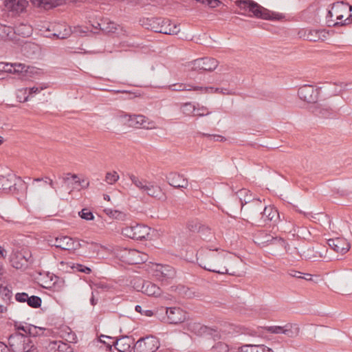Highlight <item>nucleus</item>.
Listing matches in <instances>:
<instances>
[{"label":"nucleus","instance_id":"nucleus-1","mask_svg":"<svg viewBox=\"0 0 352 352\" xmlns=\"http://www.w3.org/2000/svg\"><path fill=\"white\" fill-rule=\"evenodd\" d=\"M235 5L242 11L241 14L263 20L279 21L283 15L272 12L253 0H236Z\"/></svg>","mask_w":352,"mask_h":352},{"label":"nucleus","instance_id":"nucleus-2","mask_svg":"<svg viewBox=\"0 0 352 352\" xmlns=\"http://www.w3.org/2000/svg\"><path fill=\"white\" fill-rule=\"evenodd\" d=\"M214 251H217V249H210L206 259L200 260L199 266L207 271L217 274L237 276L236 272H230L226 266H223L226 261L224 254L223 252L216 253L214 252Z\"/></svg>","mask_w":352,"mask_h":352},{"label":"nucleus","instance_id":"nucleus-3","mask_svg":"<svg viewBox=\"0 0 352 352\" xmlns=\"http://www.w3.org/2000/svg\"><path fill=\"white\" fill-rule=\"evenodd\" d=\"M263 209V204L260 199H256L253 203L243 205L241 207V213L244 216L248 223L256 226V223L262 222L260 218L261 211Z\"/></svg>","mask_w":352,"mask_h":352},{"label":"nucleus","instance_id":"nucleus-4","mask_svg":"<svg viewBox=\"0 0 352 352\" xmlns=\"http://www.w3.org/2000/svg\"><path fill=\"white\" fill-rule=\"evenodd\" d=\"M32 69V67L23 63L0 62V72L13 74L21 80H26L31 77Z\"/></svg>","mask_w":352,"mask_h":352},{"label":"nucleus","instance_id":"nucleus-5","mask_svg":"<svg viewBox=\"0 0 352 352\" xmlns=\"http://www.w3.org/2000/svg\"><path fill=\"white\" fill-rule=\"evenodd\" d=\"M166 314L161 320L170 324H179L186 319V313L179 307H161L156 311V314Z\"/></svg>","mask_w":352,"mask_h":352},{"label":"nucleus","instance_id":"nucleus-6","mask_svg":"<svg viewBox=\"0 0 352 352\" xmlns=\"http://www.w3.org/2000/svg\"><path fill=\"white\" fill-rule=\"evenodd\" d=\"M122 234L130 239L137 241L146 239L150 234V228L141 223L126 226L122 229Z\"/></svg>","mask_w":352,"mask_h":352},{"label":"nucleus","instance_id":"nucleus-7","mask_svg":"<svg viewBox=\"0 0 352 352\" xmlns=\"http://www.w3.org/2000/svg\"><path fill=\"white\" fill-rule=\"evenodd\" d=\"M160 346L157 338L146 336L140 338L133 346L134 352H155Z\"/></svg>","mask_w":352,"mask_h":352},{"label":"nucleus","instance_id":"nucleus-8","mask_svg":"<svg viewBox=\"0 0 352 352\" xmlns=\"http://www.w3.org/2000/svg\"><path fill=\"white\" fill-rule=\"evenodd\" d=\"M191 69L202 72L204 71L212 72L218 66V61L213 58L204 57L196 59L190 63Z\"/></svg>","mask_w":352,"mask_h":352},{"label":"nucleus","instance_id":"nucleus-9","mask_svg":"<svg viewBox=\"0 0 352 352\" xmlns=\"http://www.w3.org/2000/svg\"><path fill=\"white\" fill-rule=\"evenodd\" d=\"M153 275L159 281L164 284H168L175 277L176 272L172 266L157 265Z\"/></svg>","mask_w":352,"mask_h":352},{"label":"nucleus","instance_id":"nucleus-10","mask_svg":"<svg viewBox=\"0 0 352 352\" xmlns=\"http://www.w3.org/2000/svg\"><path fill=\"white\" fill-rule=\"evenodd\" d=\"M320 89L321 87L315 89L312 85H305L298 89V95L302 100L309 103H314L318 100L319 90Z\"/></svg>","mask_w":352,"mask_h":352},{"label":"nucleus","instance_id":"nucleus-11","mask_svg":"<svg viewBox=\"0 0 352 352\" xmlns=\"http://www.w3.org/2000/svg\"><path fill=\"white\" fill-rule=\"evenodd\" d=\"M25 341L29 342V337L25 336L20 332H15L11 334L8 338V344L10 352L21 351L24 344H26Z\"/></svg>","mask_w":352,"mask_h":352},{"label":"nucleus","instance_id":"nucleus-12","mask_svg":"<svg viewBox=\"0 0 352 352\" xmlns=\"http://www.w3.org/2000/svg\"><path fill=\"white\" fill-rule=\"evenodd\" d=\"M140 285L135 287V289L140 291L148 296L158 297L162 294L161 288L150 281L139 280Z\"/></svg>","mask_w":352,"mask_h":352},{"label":"nucleus","instance_id":"nucleus-13","mask_svg":"<svg viewBox=\"0 0 352 352\" xmlns=\"http://www.w3.org/2000/svg\"><path fill=\"white\" fill-rule=\"evenodd\" d=\"M327 243L333 251L342 254L346 253L351 248L349 242L342 237L329 239L327 241Z\"/></svg>","mask_w":352,"mask_h":352},{"label":"nucleus","instance_id":"nucleus-14","mask_svg":"<svg viewBox=\"0 0 352 352\" xmlns=\"http://www.w3.org/2000/svg\"><path fill=\"white\" fill-rule=\"evenodd\" d=\"M15 300L19 302H27L29 307L37 309L41 306L42 300L38 296H29L26 292H19L15 294Z\"/></svg>","mask_w":352,"mask_h":352},{"label":"nucleus","instance_id":"nucleus-15","mask_svg":"<svg viewBox=\"0 0 352 352\" xmlns=\"http://www.w3.org/2000/svg\"><path fill=\"white\" fill-rule=\"evenodd\" d=\"M168 184L175 188H187L188 182L184 175L171 172L166 176Z\"/></svg>","mask_w":352,"mask_h":352},{"label":"nucleus","instance_id":"nucleus-16","mask_svg":"<svg viewBox=\"0 0 352 352\" xmlns=\"http://www.w3.org/2000/svg\"><path fill=\"white\" fill-rule=\"evenodd\" d=\"M143 192L161 201H164L167 199V196L161 187L150 182H148Z\"/></svg>","mask_w":352,"mask_h":352},{"label":"nucleus","instance_id":"nucleus-17","mask_svg":"<svg viewBox=\"0 0 352 352\" xmlns=\"http://www.w3.org/2000/svg\"><path fill=\"white\" fill-rule=\"evenodd\" d=\"M134 344V339L131 336H124L114 342V347L120 352H130Z\"/></svg>","mask_w":352,"mask_h":352},{"label":"nucleus","instance_id":"nucleus-18","mask_svg":"<svg viewBox=\"0 0 352 352\" xmlns=\"http://www.w3.org/2000/svg\"><path fill=\"white\" fill-rule=\"evenodd\" d=\"M26 0H5L4 6L10 12L16 13L23 12L27 6Z\"/></svg>","mask_w":352,"mask_h":352},{"label":"nucleus","instance_id":"nucleus-19","mask_svg":"<svg viewBox=\"0 0 352 352\" xmlns=\"http://www.w3.org/2000/svg\"><path fill=\"white\" fill-rule=\"evenodd\" d=\"M0 190L6 192L16 190V177L13 175H0Z\"/></svg>","mask_w":352,"mask_h":352},{"label":"nucleus","instance_id":"nucleus-20","mask_svg":"<svg viewBox=\"0 0 352 352\" xmlns=\"http://www.w3.org/2000/svg\"><path fill=\"white\" fill-rule=\"evenodd\" d=\"M164 21L168 23V19L161 17L147 18L146 21L143 22L142 25L145 26L146 29L159 33Z\"/></svg>","mask_w":352,"mask_h":352},{"label":"nucleus","instance_id":"nucleus-21","mask_svg":"<svg viewBox=\"0 0 352 352\" xmlns=\"http://www.w3.org/2000/svg\"><path fill=\"white\" fill-rule=\"evenodd\" d=\"M196 327L197 328V334L199 336H208L214 340L221 338V335L217 327H210L201 324H197Z\"/></svg>","mask_w":352,"mask_h":352},{"label":"nucleus","instance_id":"nucleus-22","mask_svg":"<svg viewBox=\"0 0 352 352\" xmlns=\"http://www.w3.org/2000/svg\"><path fill=\"white\" fill-rule=\"evenodd\" d=\"M180 31L179 25L176 23H173L170 19H168V23L164 21L162 25V28L160 29V32L164 34L176 35Z\"/></svg>","mask_w":352,"mask_h":352},{"label":"nucleus","instance_id":"nucleus-23","mask_svg":"<svg viewBox=\"0 0 352 352\" xmlns=\"http://www.w3.org/2000/svg\"><path fill=\"white\" fill-rule=\"evenodd\" d=\"M327 252V250L325 246L318 245L307 250L308 258L312 259L313 261H316L318 258H325Z\"/></svg>","mask_w":352,"mask_h":352},{"label":"nucleus","instance_id":"nucleus-24","mask_svg":"<svg viewBox=\"0 0 352 352\" xmlns=\"http://www.w3.org/2000/svg\"><path fill=\"white\" fill-rule=\"evenodd\" d=\"M312 112L314 114L319 118H329L333 116V111L328 107L316 104L314 106Z\"/></svg>","mask_w":352,"mask_h":352},{"label":"nucleus","instance_id":"nucleus-25","mask_svg":"<svg viewBox=\"0 0 352 352\" xmlns=\"http://www.w3.org/2000/svg\"><path fill=\"white\" fill-rule=\"evenodd\" d=\"M70 241V237L68 236H61L55 237L54 239L49 241V244L51 246H54L56 248H60L63 250H67V245Z\"/></svg>","mask_w":352,"mask_h":352},{"label":"nucleus","instance_id":"nucleus-26","mask_svg":"<svg viewBox=\"0 0 352 352\" xmlns=\"http://www.w3.org/2000/svg\"><path fill=\"white\" fill-rule=\"evenodd\" d=\"M303 36L306 40L316 42L324 36V30L307 29L304 31Z\"/></svg>","mask_w":352,"mask_h":352},{"label":"nucleus","instance_id":"nucleus-27","mask_svg":"<svg viewBox=\"0 0 352 352\" xmlns=\"http://www.w3.org/2000/svg\"><path fill=\"white\" fill-rule=\"evenodd\" d=\"M237 195L241 202V206L253 203L256 199L252 197L250 190L243 188L237 192Z\"/></svg>","mask_w":352,"mask_h":352},{"label":"nucleus","instance_id":"nucleus-28","mask_svg":"<svg viewBox=\"0 0 352 352\" xmlns=\"http://www.w3.org/2000/svg\"><path fill=\"white\" fill-rule=\"evenodd\" d=\"M300 328L297 324L287 323L283 326V334L289 338H295L298 336Z\"/></svg>","mask_w":352,"mask_h":352},{"label":"nucleus","instance_id":"nucleus-29","mask_svg":"<svg viewBox=\"0 0 352 352\" xmlns=\"http://www.w3.org/2000/svg\"><path fill=\"white\" fill-rule=\"evenodd\" d=\"M32 27L26 24H20L13 28L12 34H16L22 37H28L32 34Z\"/></svg>","mask_w":352,"mask_h":352},{"label":"nucleus","instance_id":"nucleus-30","mask_svg":"<svg viewBox=\"0 0 352 352\" xmlns=\"http://www.w3.org/2000/svg\"><path fill=\"white\" fill-rule=\"evenodd\" d=\"M140 252L135 249H129L128 256L130 259L127 260L126 263L129 264H138L144 262L146 259L142 258Z\"/></svg>","mask_w":352,"mask_h":352},{"label":"nucleus","instance_id":"nucleus-31","mask_svg":"<svg viewBox=\"0 0 352 352\" xmlns=\"http://www.w3.org/2000/svg\"><path fill=\"white\" fill-rule=\"evenodd\" d=\"M47 276L50 278V280L54 281L53 287L55 291L61 292L63 290L65 287V280L63 278H61L53 274H52L50 276V274H48Z\"/></svg>","mask_w":352,"mask_h":352},{"label":"nucleus","instance_id":"nucleus-32","mask_svg":"<svg viewBox=\"0 0 352 352\" xmlns=\"http://www.w3.org/2000/svg\"><path fill=\"white\" fill-rule=\"evenodd\" d=\"M105 214L109 217L119 220V221H124L126 219V214L124 212L113 210L111 208H105L104 210Z\"/></svg>","mask_w":352,"mask_h":352},{"label":"nucleus","instance_id":"nucleus-33","mask_svg":"<svg viewBox=\"0 0 352 352\" xmlns=\"http://www.w3.org/2000/svg\"><path fill=\"white\" fill-rule=\"evenodd\" d=\"M261 235H263L265 236V240L261 241V243H266V244H274V243H278L281 246H284L286 243L285 241L281 238V237H274L270 234H267V233L263 232L261 233Z\"/></svg>","mask_w":352,"mask_h":352},{"label":"nucleus","instance_id":"nucleus-34","mask_svg":"<svg viewBox=\"0 0 352 352\" xmlns=\"http://www.w3.org/2000/svg\"><path fill=\"white\" fill-rule=\"evenodd\" d=\"M193 90L198 91V90H204L206 93H221L223 94H232V92L229 91L226 89L223 88H214L213 87H199L195 86L193 87Z\"/></svg>","mask_w":352,"mask_h":352},{"label":"nucleus","instance_id":"nucleus-35","mask_svg":"<svg viewBox=\"0 0 352 352\" xmlns=\"http://www.w3.org/2000/svg\"><path fill=\"white\" fill-rule=\"evenodd\" d=\"M129 251V249L126 248H122L120 246H116L113 249V252H114V254L116 255V256L119 258L123 262H126V263L127 260L130 259V258H129V256H128Z\"/></svg>","mask_w":352,"mask_h":352},{"label":"nucleus","instance_id":"nucleus-36","mask_svg":"<svg viewBox=\"0 0 352 352\" xmlns=\"http://www.w3.org/2000/svg\"><path fill=\"white\" fill-rule=\"evenodd\" d=\"M268 211H270L269 213H267V215H269L270 223L273 226H275L280 221L279 212L276 208L272 206H269L267 208V212Z\"/></svg>","mask_w":352,"mask_h":352},{"label":"nucleus","instance_id":"nucleus-37","mask_svg":"<svg viewBox=\"0 0 352 352\" xmlns=\"http://www.w3.org/2000/svg\"><path fill=\"white\" fill-rule=\"evenodd\" d=\"M46 330L44 327H37L30 324V327L28 329V337H37L44 334Z\"/></svg>","mask_w":352,"mask_h":352},{"label":"nucleus","instance_id":"nucleus-38","mask_svg":"<svg viewBox=\"0 0 352 352\" xmlns=\"http://www.w3.org/2000/svg\"><path fill=\"white\" fill-rule=\"evenodd\" d=\"M129 178L132 183L142 192H144L148 182L143 179H140L138 177L134 175H130Z\"/></svg>","mask_w":352,"mask_h":352},{"label":"nucleus","instance_id":"nucleus-39","mask_svg":"<svg viewBox=\"0 0 352 352\" xmlns=\"http://www.w3.org/2000/svg\"><path fill=\"white\" fill-rule=\"evenodd\" d=\"M0 294L4 302L7 303H10L11 302L12 292V290L9 289L7 287H3L2 285H0Z\"/></svg>","mask_w":352,"mask_h":352},{"label":"nucleus","instance_id":"nucleus-40","mask_svg":"<svg viewBox=\"0 0 352 352\" xmlns=\"http://www.w3.org/2000/svg\"><path fill=\"white\" fill-rule=\"evenodd\" d=\"M12 32L13 28L0 23V40L11 38Z\"/></svg>","mask_w":352,"mask_h":352},{"label":"nucleus","instance_id":"nucleus-41","mask_svg":"<svg viewBox=\"0 0 352 352\" xmlns=\"http://www.w3.org/2000/svg\"><path fill=\"white\" fill-rule=\"evenodd\" d=\"M267 207L268 206H265L263 204V209L261 211V214H260V218H261V221L262 222L256 223V226H264L270 223L269 215H267V213H269L270 211H268L267 212Z\"/></svg>","mask_w":352,"mask_h":352},{"label":"nucleus","instance_id":"nucleus-42","mask_svg":"<svg viewBox=\"0 0 352 352\" xmlns=\"http://www.w3.org/2000/svg\"><path fill=\"white\" fill-rule=\"evenodd\" d=\"M13 327L16 332L21 331L25 333V336H28V329L30 327V324L25 322L14 321Z\"/></svg>","mask_w":352,"mask_h":352},{"label":"nucleus","instance_id":"nucleus-43","mask_svg":"<svg viewBox=\"0 0 352 352\" xmlns=\"http://www.w3.org/2000/svg\"><path fill=\"white\" fill-rule=\"evenodd\" d=\"M182 111L187 116L192 115L195 116L196 107L192 103L186 102L182 106Z\"/></svg>","mask_w":352,"mask_h":352},{"label":"nucleus","instance_id":"nucleus-44","mask_svg":"<svg viewBox=\"0 0 352 352\" xmlns=\"http://www.w3.org/2000/svg\"><path fill=\"white\" fill-rule=\"evenodd\" d=\"M100 341L105 344L107 349L109 351H111L112 346H114L115 340H113L112 337L101 335Z\"/></svg>","mask_w":352,"mask_h":352},{"label":"nucleus","instance_id":"nucleus-45","mask_svg":"<svg viewBox=\"0 0 352 352\" xmlns=\"http://www.w3.org/2000/svg\"><path fill=\"white\" fill-rule=\"evenodd\" d=\"M193 87L189 85L186 84H174L169 86V89L174 91H190L193 90Z\"/></svg>","mask_w":352,"mask_h":352},{"label":"nucleus","instance_id":"nucleus-46","mask_svg":"<svg viewBox=\"0 0 352 352\" xmlns=\"http://www.w3.org/2000/svg\"><path fill=\"white\" fill-rule=\"evenodd\" d=\"M12 265L13 267L16 269H23L26 268V263H24L21 259H20L19 256L16 254L11 259Z\"/></svg>","mask_w":352,"mask_h":352},{"label":"nucleus","instance_id":"nucleus-47","mask_svg":"<svg viewBox=\"0 0 352 352\" xmlns=\"http://www.w3.org/2000/svg\"><path fill=\"white\" fill-rule=\"evenodd\" d=\"M262 344H246L241 347L242 352H261Z\"/></svg>","mask_w":352,"mask_h":352},{"label":"nucleus","instance_id":"nucleus-48","mask_svg":"<svg viewBox=\"0 0 352 352\" xmlns=\"http://www.w3.org/2000/svg\"><path fill=\"white\" fill-rule=\"evenodd\" d=\"M79 217L85 220L91 221L94 219L92 212L89 208H83L78 212Z\"/></svg>","mask_w":352,"mask_h":352},{"label":"nucleus","instance_id":"nucleus-49","mask_svg":"<svg viewBox=\"0 0 352 352\" xmlns=\"http://www.w3.org/2000/svg\"><path fill=\"white\" fill-rule=\"evenodd\" d=\"M212 352H228V344L222 342H218L212 347Z\"/></svg>","mask_w":352,"mask_h":352},{"label":"nucleus","instance_id":"nucleus-50","mask_svg":"<svg viewBox=\"0 0 352 352\" xmlns=\"http://www.w3.org/2000/svg\"><path fill=\"white\" fill-rule=\"evenodd\" d=\"M201 137L208 138L210 140H214L215 142H222L226 140V138L220 135L210 134L206 133H200Z\"/></svg>","mask_w":352,"mask_h":352},{"label":"nucleus","instance_id":"nucleus-51","mask_svg":"<svg viewBox=\"0 0 352 352\" xmlns=\"http://www.w3.org/2000/svg\"><path fill=\"white\" fill-rule=\"evenodd\" d=\"M119 179V175L117 172L107 173L106 174L105 180L108 184H113L116 182Z\"/></svg>","mask_w":352,"mask_h":352},{"label":"nucleus","instance_id":"nucleus-52","mask_svg":"<svg viewBox=\"0 0 352 352\" xmlns=\"http://www.w3.org/2000/svg\"><path fill=\"white\" fill-rule=\"evenodd\" d=\"M80 248V240L70 237V241L67 245V250H76Z\"/></svg>","mask_w":352,"mask_h":352},{"label":"nucleus","instance_id":"nucleus-53","mask_svg":"<svg viewBox=\"0 0 352 352\" xmlns=\"http://www.w3.org/2000/svg\"><path fill=\"white\" fill-rule=\"evenodd\" d=\"M265 330L271 333L283 334V327L281 326H269L265 327Z\"/></svg>","mask_w":352,"mask_h":352},{"label":"nucleus","instance_id":"nucleus-54","mask_svg":"<svg viewBox=\"0 0 352 352\" xmlns=\"http://www.w3.org/2000/svg\"><path fill=\"white\" fill-rule=\"evenodd\" d=\"M135 311L141 314L142 315H144V316H152L153 315H157L156 314V312L154 313V311L153 310H150V309H144L142 306L140 305H136L135 307Z\"/></svg>","mask_w":352,"mask_h":352},{"label":"nucleus","instance_id":"nucleus-55","mask_svg":"<svg viewBox=\"0 0 352 352\" xmlns=\"http://www.w3.org/2000/svg\"><path fill=\"white\" fill-rule=\"evenodd\" d=\"M17 255L19 256L20 259H21L24 263H26V266H28V263H33V258L30 253L25 252L23 254L19 252L17 253Z\"/></svg>","mask_w":352,"mask_h":352},{"label":"nucleus","instance_id":"nucleus-56","mask_svg":"<svg viewBox=\"0 0 352 352\" xmlns=\"http://www.w3.org/2000/svg\"><path fill=\"white\" fill-rule=\"evenodd\" d=\"M58 349L57 352H73V349L67 343L60 341L58 344Z\"/></svg>","mask_w":352,"mask_h":352},{"label":"nucleus","instance_id":"nucleus-57","mask_svg":"<svg viewBox=\"0 0 352 352\" xmlns=\"http://www.w3.org/2000/svg\"><path fill=\"white\" fill-rule=\"evenodd\" d=\"M333 86L335 87V89L332 91L333 95H337L340 93L343 89H348V85L341 82L339 85L334 84Z\"/></svg>","mask_w":352,"mask_h":352},{"label":"nucleus","instance_id":"nucleus-58","mask_svg":"<svg viewBox=\"0 0 352 352\" xmlns=\"http://www.w3.org/2000/svg\"><path fill=\"white\" fill-rule=\"evenodd\" d=\"M74 268H75L76 271L85 273L86 274H89L91 272V268L82 264H77L74 267Z\"/></svg>","mask_w":352,"mask_h":352},{"label":"nucleus","instance_id":"nucleus-59","mask_svg":"<svg viewBox=\"0 0 352 352\" xmlns=\"http://www.w3.org/2000/svg\"><path fill=\"white\" fill-rule=\"evenodd\" d=\"M210 113L205 107H201L200 108L196 109L195 116L202 117L205 116H208Z\"/></svg>","mask_w":352,"mask_h":352},{"label":"nucleus","instance_id":"nucleus-60","mask_svg":"<svg viewBox=\"0 0 352 352\" xmlns=\"http://www.w3.org/2000/svg\"><path fill=\"white\" fill-rule=\"evenodd\" d=\"M60 340H54L52 342H50L48 346V352H57L58 349V344H60Z\"/></svg>","mask_w":352,"mask_h":352},{"label":"nucleus","instance_id":"nucleus-61","mask_svg":"<svg viewBox=\"0 0 352 352\" xmlns=\"http://www.w3.org/2000/svg\"><path fill=\"white\" fill-rule=\"evenodd\" d=\"M26 344L23 345V349L21 351L18 352H29L30 350H32L33 348H36L35 345L32 343L31 339L29 338V342L25 341Z\"/></svg>","mask_w":352,"mask_h":352},{"label":"nucleus","instance_id":"nucleus-62","mask_svg":"<svg viewBox=\"0 0 352 352\" xmlns=\"http://www.w3.org/2000/svg\"><path fill=\"white\" fill-rule=\"evenodd\" d=\"M344 6L345 8H347L349 6V11L352 12V6H349L347 3H344L343 2H336L332 4V9L334 10H338L340 7Z\"/></svg>","mask_w":352,"mask_h":352},{"label":"nucleus","instance_id":"nucleus-63","mask_svg":"<svg viewBox=\"0 0 352 352\" xmlns=\"http://www.w3.org/2000/svg\"><path fill=\"white\" fill-rule=\"evenodd\" d=\"M80 248H87V246H88L89 245H90L91 246H92L94 249H95V248H98V243H94V242L89 243V242H88V241H87L80 240Z\"/></svg>","mask_w":352,"mask_h":352},{"label":"nucleus","instance_id":"nucleus-64","mask_svg":"<svg viewBox=\"0 0 352 352\" xmlns=\"http://www.w3.org/2000/svg\"><path fill=\"white\" fill-rule=\"evenodd\" d=\"M205 4L208 5L210 8H217L221 4V1L219 0H206Z\"/></svg>","mask_w":352,"mask_h":352}]
</instances>
